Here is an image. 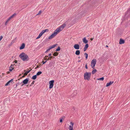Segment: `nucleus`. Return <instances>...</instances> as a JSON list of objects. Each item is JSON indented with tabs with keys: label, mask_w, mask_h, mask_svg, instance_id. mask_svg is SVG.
Instances as JSON below:
<instances>
[{
	"label": "nucleus",
	"mask_w": 130,
	"mask_h": 130,
	"mask_svg": "<svg viewBox=\"0 0 130 130\" xmlns=\"http://www.w3.org/2000/svg\"><path fill=\"white\" fill-rule=\"evenodd\" d=\"M19 57L24 61H27L29 59L28 56L23 52L19 55Z\"/></svg>",
	"instance_id": "f257e3e1"
},
{
	"label": "nucleus",
	"mask_w": 130,
	"mask_h": 130,
	"mask_svg": "<svg viewBox=\"0 0 130 130\" xmlns=\"http://www.w3.org/2000/svg\"><path fill=\"white\" fill-rule=\"evenodd\" d=\"M91 75V72L85 73L84 75V79H85L89 81L90 80Z\"/></svg>",
	"instance_id": "f03ea898"
},
{
	"label": "nucleus",
	"mask_w": 130,
	"mask_h": 130,
	"mask_svg": "<svg viewBox=\"0 0 130 130\" xmlns=\"http://www.w3.org/2000/svg\"><path fill=\"white\" fill-rule=\"evenodd\" d=\"M56 29L54 31V32L48 37L49 39H51L54 37L59 32Z\"/></svg>",
	"instance_id": "7ed1b4c3"
},
{
	"label": "nucleus",
	"mask_w": 130,
	"mask_h": 130,
	"mask_svg": "<svg viewBox=\"0 0 130 130\" xmlns=\"http://www.w3.org/2000/svg\"><path fill=\"white\" fill-rule=\"evenodd\" d=\"M96 60L95 59H93L91 62V66L93 69L94 68V67L96 63Z\"/></svg>",
	"instance_id": "20e7f679"
},
{
	"label": "nucleus",
	"mask_w": 130,
	"mask_h": 130,
	"mask_svg": "<svg viewBox=\"0 0 130 130\" xmlns=\"http://www.w3.org/2000/svg\"><path fill=\"white\" fill-rule=\"evenodd\" d=\"M66 25L65 23H63L61 26H60L58 28L56 29L58 30V31L59 33L66 26Z\"/></svg>",
	"instance_id": "39448f33"
},
{
	"label": "nucleus",
	"mask_w": 130,
	"mask_h": 130,
	"mask_svg": "<svg viewBox=\"0 0 130 130\" xmlns=\"http://www.w3.org/2000/svg\"><path fill=\"white\" fill-rule=\"evenodd\" d=\"M54 82V80H52L49 81V88L50 89H51L53 87Z\"/></svg>",
	"instance_id": "423d86ee"
},
{
	"label": "nucleus",
	"mask_w": 130,
	"mask_h": 130,
	"mask_svg": "<svg viewBox=\"0 0 130 130\" xmlns=\"http://www.w3.org/2000/svg\"><path fill=\"white\" fill-rule=\"evenodd\" d=\"M29 80L28 78H27L24 80L21 83H23V84H22L21 86H23L24 85L26 84L28 82Z\"/></svg>",
	"instance_id": "0eeeda50"
},
{
	"label": "nucleus",
	"mask_w": 130,
	"mask_h": 130,
	"mask_svg": "<svg viewBox=\"0 0 130 130\" xmlns=\"http://www.w3.org/2000/svg\"><path fill=\"white\" fill-rule=\"evenodd\" d=\"M58 45L57 44H55L53 45L52 46H50L49 48L45 52V53H46L47 52H48V51H49L51 49L54 48L57 45Z\"/></svg>",
	"instance_id": "6e6552de"
},
{
	"label": "nucleus",
	"mask_w": 130,
	"mask_h": 130,
	"mask_svg": "<svg viewBox=\"0 0 130 130\" xmlns=\"http://www.w3.org/2000/svg\"><path fill=\"white\" fill-rule=\"evenodd\" d=\"M49 31V30L48 29H45L44 30H43L39 34V35H41V36L43 35V34L46 32H48Z\"/></svg>",
	"instance_id": "1a4fd4ad"
},
{
	"label": "nucleus",
	"mask_w": 130,
	"mask_h": 130,
	"mask_svg": "<svg viewBox=\"0 0 130 130\" xmlns=\"http://www.w3.org/2000/svg\"><path fill=\"white\" fill-rule=\"evenodd\" d=\"M70 124V125L69 126V129L70 130H73V126L74 124L73 122H71Z\"/></svg>",
	"instance_id": "9d476101"
},
{
	"label": "nucleus",
	"mask_w": 130,
	"mask_h": 130,
	"mask_svg": "<svg viewBox=\"0 0 130 130\" xmlns=\"http://www.w3.org/2000/svg\"><path fill=\"white\" fill-rule=\"evenodd\" d=\"M73 47L75 49L78 50L79 48V45L78 44H75L74 45Z\"/></svg>",
	"instance_id": "9b49d317"
},
{
	"label": "nucleus",
	"mask_w": 130,
	"mask_h": 130,
	"mask_svg": "<svg viewBox=\"0 0 130 130\" xmlns=\"http://www.w3.org/2000/svg\"><path fill=\"white\" fill-rule=\"evenodd\" d=\"M13 79H11L10 80H9L5 84V86H7L8 85H10V83H12L13 82Z\"/></svg>",
	"instance_id": "f8f14e48"
},
{
	"label": "nucleus",
	"mask_w": 130,
	"mask_h": 130,
	"mask_svg": "<svg viewBox=\"0 0 130 130\" xmlns=\"http://www.w3.org/2000/svg\"><path fill=\"white\" fill-rule=\"evenodd\" d=\"M125 15L127 17L130 16V8L128 10L126 13H125Z\"/></svg>",
	"instance_id": "ddd939ff"
},
{
	"label": "nucleus",
	"mask_w": 130,
	"mask_h": 130,
	"mask_svg": "<svg viewBox=\"0 0 130 130\" xmlns=\"http://www.w3.org/2000/svg\"><path fill=\"white\" fill-rule=\"evenodd\" d=\"M25 44L24 43H23L20 47V49L21 50L23 49L25 47Z\"/></svg>",
	"instance_id": "4468645a"
},
{
	"label": "nucleus",
	"mask_w": 130,
	"mask_h": 130,
	"mask_svg": "<svg viewBox=\"0 0 130 130\" xmlns=\"http://www.w3.org/2000/svg\"><path fill=\"white\" fill-rule=\"evenodd\" d=\"M88 46H89L88 44H86L85 45L84 48V49H83L84 51H85L88 48Z\"/></svg>",
	"instance_id": "2eb2a0df"
},
{
	"label": "nucleus",
	"mask_w": 130,
	"mask_h": 130,
	"mask_svg": "<svg viewBox=\"0 0 130 130\" xmlns=\"http://www.w3.org/2000/svg\"><path fill=\"white\" fill-rule=\"evenodd\" d=\"M125 42L124 40L122 39H120V40L119 44H124Z\"/></svg>",
	"instance_id": "dca6fc26"
},
{
	"label": "nucleus",
	"mask_w": 130,
	"mask_h": 130,
	"mask_svg": "<svg viewBox=\"0 0 130 130\" xmlns=\"http://www.w3.org/2000/svg\"><path fill=\"white\" fill-rule=\"evenodd\" d=\"M113 83H114V82H113V81H112V82L110 81L109 83H108L107 84L106 86L107 87L109 86L110 85H111V84H112Z\"/></svg>",
	"instance_id": "f3484780"
},
{
	"label": "nucleus",
	"mask_w": 130,
	"mask_h": 130,
	"mask_svg": "<svg viewBox=\"0 0 130 130\" xmlns=\"http://www.w3.org/2000/svg\"><path fill=\"white\" fill-rule=\"evenodd\" d=\"M83 40L84 43L86 44H87V43L88 42V40H86V39L85 37L83 39Z\"/></svg>",
	"instance_id": "a211bd4d"
},
{
	"label": "nucleus",
	"mask_w": 130,
	"mask_h": 130,
	"mask_svg": "<svg viewBox=\"0 0 130 130\" xmlns=\"http://www.w3.org/2000/svg\"><path fill=\"white\" fill-rule=\"evenodd\" d=\"M80 53L79 50H77L75 52V54L77 55H79Z\"/></svg>",
	"instance_id": "6ab92c4d"
},
{
	"label": "nucleus",
	"mask_w": 130,
	"mask_h": 130,
	"mask_svg": "<svg viewBox=\"0 0 130 130\" xmlns=\"http://www.w3.org/2000/svg\"><path fill=\"white\" fill-rule=\"evenodd\" d=\"M32 70V69H31V70H29V71H27L26 72H25L24 74V75H27V74H28L30 71Z\"/></svg>",
	"instance_id": "aec40b11"
},
{
	"label": "nucleus",
	"mask_w": 130,
	"mask_h": 130,
	"mask_svg": "<svg viewBox=\"0 0 130 130\" xmlns=\"http://www.w3.org/2000/svg\"><path fill=\"white\" fill-rule=\"evenodd\" d=\"M37 77V75H36L32 76L31 78V79L33 80H35L36 79Z\"/></svg>",
	"instance_id": "412c9836"
},
{
	"label": "nucleus",
	"mask_w": 130,
	"mask_h": 130,
	"mask_svg": "<svg viewBox=\"0 0 130 130\" xmlns=\"http://www.w3.org/2000/svg\"><path fill=\"white\" fill-rule=\"evenodd\" d=\"M42 73L41 71H39L37 73L36 75L37 76H39Z\"/></svg>",
	"instance_id": "4be33fe9"
},
{
	"label": "nucleus",
	"mask_w": 130,
	"mask_h": 130,
	"mask_svg": "<svg viewBox=\"0 0 130 130\" xmlns=\"http://www.w3.org/2000/svg\"><path fill=\"white\" fill-rule=\"evenodd\" d=\"M97 70L96 69H94L92 72V74H94L95 72H96Z\"/></svg>",
	"instance_id": "5701e85b"
},
{
	"label": "nucleus",
	"mask_w": 130,
	"mask_h": 130,
	"mask_svg": "<svg viewBox=\"0 0 130 130\" xmlns=\"http://www.w3.org/2000/svg\"><path fill=\"white\" fill-rule=\"evenodd\" d=\"M58 54V53L57 52L54 53L53 55L54 56H57Z\"/></svg>",
	"instance_id": "b1692460"
},
{
	"label": "nucleus",
	"mask_w": 130,
	"mask_h": 130,
	"mask_svg": "<svg viewBox=\"0 0 130 130\" xmlns=\"http://www.w3.org/2000/svg\"><path fill=\"white\" fill-rule=\"evenodd\" d=\"M104 79V77H103L101 78H98L97 79V80H100L103 81Z\"/></svg>",
	"instance_id": "393cba45"
},
{
	"label": "nucleus",
	"mask_w": 130,
	"mask_h": 130,
	"mask_svg": "<svg viewBox=\"0 0 130 130\" xmlns=\"http://www.w3.org/2000/svg\"><path fill=\"white\" fill-rule=\"evenodd\" d=\"M84 55L85 56L86 59H87L88 57V54L87 53H84Z\"/></svg>",
	"instance_id": "a878e982"
},
{
	"label": "nucleus",
	"mask_w": 130,
	"mask_h": 130,
	"mask_svg": "<svg viewBox=\"0 0 130 130\" xmlns=\"http://www.w3.org/2000/svg\"><path fill=\"white\" fill-rule=\"evenodd\" d=\"M16 15V13H14L13 14H12V15L10 17L12 18H13L14 16H15Z\"/></svg>",
	"instance_id": "bb28decb"
},
{
	"label": "nucleus",
	"mask_w": 130,
	"mask_h": 130,
	"mask_svg": "<svg viewBox=\"0 0 130 130\" xmlns=\"http://www.w3.org/2000/svg\"><path fill=\"white\" fill-rule=\"evenodd\" d=\"M60 48L59 46H58V48L56 50V51H58L60 50Z\"/></svg>",
	"instance_id": "cd10ccee"
},
{
	"label": "nucleus",
	"mask_w": 130,
	"mask_h": 130,
	"mask_svg": "<svg viewBox=\"0 0 130 130\" xmlns=\"http://www.w3.org/2000/svg\"><path fill=\"white\" fill-rule=\"evenodd\" d=\"M64 120L63 117L61 118L60 119V122H62V120Z\"/></svg>",
	"instance_id": "c85d7f7f"
},
{
	"label": "nucleus",
	"mask_w": 130,
	"mask_h": 130,
	"mask_svg": "<svg viewBox=\"0 0 130 130\" xmlns=\"http://www.w3.org/2000/svg\"><path fill=\"white\" fill-rule=\"evenodd\" d=\"M41 13H42L41 11V10L40 11H39L38 13L36 15L40 14H41Z\"/></svg>",
	"instance_id": "c756f323"
},
{
	"label": "nucleus",
	"mask_w": 130,
	"mask_h": 130,
	"mask_svg": "<svg viewBox=\"0 0 130 130\" xmlns=\"http://www.w3.org/2000/svg\"><path fill=\"white\" fill-rule=\"evenodd\" d=\"M35 82V81L33 80L32 81V82L31 83V84H30V86H32V85L34 84Z\"/></svg>",
	"instance_id": "7c9ffc66"
},
{
	"label": "nucleus",
	"mask_w": 130,
	"mask_h": 130,
	"mask_svg": "<svg viewBox=\"0 0 130 130\" xmlns=\"http://www.w3.org/2000/svg\"><path fill=\"white\" fill-rule=\"evenodd\" d=\"M11 68L12 69H11L10 68V69L9 70V71H10V72H11V71H12L14 69V68Z\"/></svg>",
	"instance_id": "2f4dec72"
},
{
	"label": "nucleus",
	"mask_w": 130,
	"mask_h": 130,
	"mask_svg": "<svg viewBox=\"0 0 130 130\" xmlns=\"http://www.w3.org/2000/svg\"><path fill=\"white\" fill-rule=\"evenodd\" d=\"M41 36L40 35H39L38 36L37 38H36V39H38L39 38H40L41 37Z\"/></svg>",
	"instance_id": "473e14b6"
},
{
	"label": "nucleus",
	"mask_w": 130,
	"mask_h": 130,
	"mask_svg": "<svg viewBox=\"0 0 130 130\" xmlns=\"http://www.w3.org/2000/svg\"><path fill=\"white\" fill-rule=\"evenodd\" d=\"M54 58H55V57H54V56H51V57H50V60H51V59H52V58L54 59Z\"/></svg>",
	"instance_id": "72a5a7b5"
},
{
	"label": "nucleus",
	"mask_w": 130,
	"mask_h": 130,
	"mask_svg": "<svg viewBox=\"0 0 130 130\" xmlns=\"http://www.w3.org/2000/svg\"><path fill=\"white\" fill-rule=\"evenodd\" d=\"M3 38V37L1 36H0V41L2 40Z\"/></svg>",
	"instance_id": "f704fd0d"
},
{
	"label": "nucleus",
	"mask_w": 130,
	"mask_h": 130,
	"mask_svg": "<svg viewBox=\"0 0 130 130\" xmlns=\"http://www.w3.org/2000/svg\"><path fill=\"white\" fill-rule=\"evenodd\" d=\"M47 62V61H42V64H45L46 62Z\"/></svg>",
	"instance_id": "c9c22d12"
},
{
	"label": "nucleus",
	"mask_w": 130,
	"mask_h": 130,
	"mask_svg": "<svg viewBox=\"0 0 130 130\" xmlns=\"http://www.w3.org/2000/svg\"><path fill=\"white\" fill-rule=\"evenodd\" d=\"M14 66V65H13V64H11V65L10 66V67L9 68H12V67H13Z\"/></svg>",
	"instance_id": "e433bc0d"
},
{
	"label": "nucleus",
	"mask_w": 130,
	"mask_h": 130,
	"mask_svg": "<svg viewBox=\"0 0 130 130\" xmlns=\"http://www.w3.org/2000/svg\"><path fill=\"white\" fill-rule=\"evenodd\" d=\"M8 22L7 21L5 23V25H6L7 24H8Z\"/></svg>",
	"instance_id": "4c0bfd02"
},
{
	"label": "nucleus",
	"mask_w": 130,
	"mask_h": 130,
	"mask_svg": "<svg viewBox=\"0 0 130 130\" xmlns=\"http://www.w3.org/2000/svg\"><path fill=\"white\" fill-rule=\"evenodd\" d=\"M14 62L15 63H17L18 61L16 60H14Z\"/></svg>",
	"instance_id": "58836bf2"
},
{
	"label": "nucleus",
	"mask_w": 130,
	"mask_h": 130,
	"mask_svg": "<svg viewBox=\"0 0 130 130\" xmlns=\"http://www.w3.org/2000/svg\"><path fill=\"white\" fill-rule=\"evenodd\" d=\"M85 68L87 69H88V68L87 67V64H86V65H85Z\"/></svg>",
	"instance_id": "ea45409f"
},
{
	"label": "nucleus",
	"mask_w": 130,
	"mask_h": 130,
	"mask_svg": "<svg viewBox=\"0 0 130 130\" xmlns=\"http://www.w3.org/2000/svg\"><path fill=\"white\" fill-rule=\"evenodd\" d=\"M26 75H25L24 74V75H23L22 77H20V78H23Z\"/></svg>",
	"instance_id": "a19ab883"
},
{
	"label": "nucleus",
	"mask_w": 130,
	"mask_h": 130,
	"mask_svg": "<svg viewBox=\"0 0 130 130\" xmlns=\"http://www.w3.org/2000/svg\"><path fill=\"white\" fill-rule=\"evenodd\" d=\"M20 83L19 82H18L17 83V84H18V85H20V84L21 83Z\"/></svg>",
	"instance_id": "79ce46f5"
},
{
	"label": "nucleus",
	"mask_w": 130,
	"mask_h": 130,
	"mask_svg": "<svg viewBox=\"0 0 130 130\" xmlns=\"http://www.w3.org/2000/svg\"><path fill=\"white\" fill-rule=\"evenodd\" d=\"M18 85V84H16L15 86L14 87V88H16L17 87Z\"/></svg>",
	"instance_id": "37998d69"
},
{
	"label": "nucleus",
	"mask_w": 130,
	"mask_h": 130,
	"mask_svg": "<svg viewBox=\"0 0 130 130\" xmlns=\"http://www.w3.org/2000/svg\"><path fill=\"white\" fill-rule=\"evenodd\" d=\"M94 39V38H91L90 39V40H91V41H92L93 40V39Z\"/></svg>",
	"instance_id": "c03bdc74"
},
{
	"label": "nucleus",
	"mask_w": 130,
	"mask_h": 130,
	"mask_svg": "<svg viewBox=\"0 0 130 130\" xmlns=\"http://www.w3.org/2000/svg\"><path fill=\"white\" fill-rule=\"evenodd\" d=\"M47 59V61L49 60L50 59L49 58H48L46 59Z\"/></svg>",
	"instance_id": "a18cd8bd"
},
{
	"label": "nucleus",
	"mask_w": 130,
	"mask_h": 130,
	"mask_svg": "<svg viewBox=\"0 0 130 130\" xmlns=\"http://www.w3.org/2000/svg\"><path fill=\"white\" fill-rule=\"evenodd\" d=\"M51 55L52 54H50L48 55V56L51 57Z\"/></svg>",
	"instance_id": "49530a36"
},
{
	"label": "nucleus",
	"mask_w": 130,
	"mask_h": 130,
	"mask_svg": "<svg viewBox=\"0 0 130 130\" xmlns=\"http://www.w3.org/2000/svg\"><path fill=\"white\" fill-rule=\"evenodd\" d=\"M12 18L11 17H10L9 18H8V19H9V20H10Z\"/></svg>",
	"instance_id": "de8ad7c7"
},
{
	"label": "nucleus",
	"mask_w": 130,
	"mask_h": 130,
	"mask_svg": "<svg viewBox=\"0 0 130 130\" xmlns=\"http://www.w3.org/2000/svg\"><path fill=\"white\" fill-rule=\"evenodd\" d=\"M10 72L9 71H8V72H7V74H9L10 73Z\"/></svg>",
	"instance_id": "09e8293b"
},
{
	"label": "nucleus",
	"mask_w": 130,
	"mask_h": 130,
	"mask_svg": "<svg viewBox=\"0 0 130 130\" xmlns=\"http://www.w3.org/2000/svg\"><path fill=\"white\" fill-rule=\"evenodd\" d=\"M43 58L44 59V60H46V57H44V58Z\"/></svg>",
	"instance_id": "8fccbe9b"
},
{
	"label": "nucleus",
	"mask_w": 130,
	"mask_h": 130,
	"mask_svg": "<svg viewBox=\"0 0 130 130\" xmlns=\"http://www.w3.org/2000/svg\"><path fill=\"white\" fill-rule=\"evenodd\" d=\"M48 57V56H45V57Z\"/></svg>",
	"instance_id": "3c124183"
},
{
	"label": "nucleus",
	"mask_w": 130,
	"mask_h": 130,
	"mask_svg": "<svg viewBox=\"0 0 130 130\" xmlns=\"http://www.w3.org/2000/svg\"><path fill=\"white\" fill-rule=\"evenodd\" d=\"M9 19H8L7 20V21L8 22V21H9Z\"/></svg>",
	"instance_id": "603ef678"
},
{
	"label": "nucleus",
	"mask_w": 130,
	"mask_h": 130,
	"mask_svg": "<svg viewBox=\"0 0 130 130\" xmlns=\"http://www.w3.org/2000/svg\"><path fill=\"white\" fill-rule=\"evenodd\" d=\"M4 74H5V73H3L2 74V75H2V76H3V75H4Z\"/></svg>",
	"instance_id": "864d4df0"
},
{
	"label": "nucleus",
	"mask_w": 130,
	"mask_h": 130,
	"mask_svg": "<svg viewBox=\"0 0 130 130\" xmlns=\"http://www.w3.org/2000/svg\"><path fill=\"white\" fill-rule=\"evenodd\" d=\"M106 47H108V46L107 45L106 46Z\"/></svg>",
	"instance_id": "5fc2aeb1"
},
{
	"label": "nucleus",
	"mask_w": 130,
	"mask_h": 130,
	"mask_svg": "<svg viewBox=\"0 0 130 130\" xmlns=\"http://www.w3.org/2000/svg\"><path fill=\"white\" fill-rule=\"evenodd\" d=\"M13 65H14V66H17V65H15V64H13Z\"/></svg>",
	"instance_id": "6e6d98bb"
},
{
	"label": "nucleus",
	"mask_w": 130,
	"mask_h": 130,
	"mask_svg": "<svg viewBox=\"0 0 130 130\" xmlns=\"http://www.w3.org/2000/svg\"><path fill=\"white\" fill-rule=\"evenodd\" d=\"M28 86H29V85H27L26 86L27 87H28Z\"/></svg>",
	"instance_id": "4d7b16f0"
},
{
	"label": "nucleus",
	"mask_w": 130,
	"mask_h": 130,
	"mask_svg": "<svg viewBox=\"0 0 130 130\" xmlns=\"http://www.w3.org/2000/svg\"><path fill=\"white\" fill-rule=\"evenodd\" d=\"M80 62V60H79L78 61V62Z\"/></svg>",
	"instance_id": "13d9d810"
},
{
	"label": "nucleus",
	"mask_w": 130,
	"mask_h": 130,
	"mask_svg": "<svg viewBox=\"0 0 130 130\" xmlns=\"http://www.w3.org/2000/svg\"><path fill=\"white\" fill-rule=\"evenodd\" d=\"M21 74H20L19 75V76H21Z\"/></svg>",
	"instance_id": "bf43d9fd"
},
{
	"label": "nucleus",
	"mask_w": 130,
	"mask_h": 130,
	"mask_svg": "<svg viewBox=\"0 0 130 130\" xmlns=\"http://www.w3.org/2000/svg\"><path fill=\"white\" fill-rule=\"evenodd\" d=\"M0 77H1V78H2V76H1V75H0Z\"/></svg>",
	"instance_id": "052dcab7"
},
{
	"label": "nucleus",
	"mask_w": 130,
	"mask_h": 130,
	"mask_svg": "<svg viewBox=\"0 0 130 130\" xmlns=\"http://www.w3.org/2000/svg\"><path fill=\"white\" fill-rule=\"evenodd\" d=\"M20 80V78H19L18 79V80Z\"/></svg>",
	"instance_id": "680f3d73"
},
{
	"label": "nucleus",
	"mask_w": 130,
	"mask_h": 130,
	"mask_svg": "<svg viewBox=\"0 0 130 130\" xmlns=\"http://www.w3.org/2000/svg\"><path fill=\"white\" fill-rule=\"evenodd\" d=\"M25 71H26V70H25L24 71V72H25Z\"/></svg>",
	"instance_id": "e2e57ef3"
},
{
	"label": "nucleus",
	"mask_w": 130,
	"mask_h": 130,
	"mask_svg": "<svg viewBox=\"0 0 130 130\" xmlns=\"http://www.w3.org/2000/svg\"><path fill=\"white\" fill-rule=\"evenodd\" d=\"M17 65L18 66H19V64H18Z\"/></svg>",
	"instance_id": "0e129e2a"
},
{
	"label": "nucleus",
	"mask_w": 130,
	"mask_h": 130,
	"mask_svg": "<svg viewBox=\"0 0 130 130\" xmlns=\"http://www.w3.org/2000/svg\"><path fill=\"white\" fill-rule=\"evenodd\" d=\"M78 58H79V57H78Z\"/></svg>",
	"instance_id": "69168bd1"
}]
</instances>
